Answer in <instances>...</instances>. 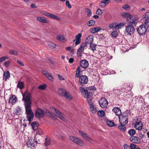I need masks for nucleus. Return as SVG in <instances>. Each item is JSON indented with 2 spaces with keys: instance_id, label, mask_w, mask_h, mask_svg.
Segmentation results:
<instances>
[{
  "instance_id": "f257e3e1",
  "label": "nucleus",
  "mask_w": 149,
  "mask_h": 149,
  "mask_svg": "<svg viewBox=\"0 0 149 149\" xmlns=\"http://www.w3.org/2000/svg\"><path fill=\"white\" fill-rule=\"evenodd\" d=\"M23 100H24V107L26 109V113L28 120L30 122L33 120L34 114L31 109V94L27 91L22 94Z\"/></svg>"
},
{
  "instance_id": "f03ea898",
  "label": "nucleus",
  "mask_w": 149,
  "mask_h": 149,
  "mask_svg": "<svg viewBox=\"0 0 149 149\" xmlns=\"http://www.w3.org/2000/svg\"><path fill=\"white\" fill-rule=\"evenodd\" d=\"M50 109V110H47L46 111V112L47 116L53 118L54 116V114L61 120L64 121H66L65 116L63 113L54 107L51 108Z\"/></svg>"
},
{
  "instance_id": "7ed1b4c3",
  "label": "nucleus",
  "mask_w": 149,
  "mask_h": 149,
  "mask_svg": "<svg viewBox=\"0 0 149 149\" xmlns=\"http://www.w3.org/2000/svg\"><path fill=\"white\" fill-rule=\"evenodd\" d=\"M58 92L60 94L68 99L71 100L72 98V97L70 94L62 88H59Z\"/></svg>"
},
{
  "instance_id": "20e7f679",
  "label": "nucleus",
  "mask_w": 149,
  "mask_h": 149,
  "mask_svg": "<svg viewBox=\"0 0 149 149\" xmlns=\"http://www.w3.org/2000/svg\"><path fill=\"white\" fill-rule=\"evenodd\" d=\"M133 24H130L125 27V32L128 35H131L135 31V28Z\"/></svg>"
},
{
  "instance_id": "39448f33",
  "label": "nucleus",
  "mask_w": 149,
  "mask_h": 149,
  "mask_svg": "<svg viewBox=\"0 0 149 149\" xmlns=\"http://www.w3.org/2000/svg\"><path fill=\"white\" fill-rule=\"evenodd\" d=\"M69 138L72 141L81 146H83L84 144V141L79 138H76L73 136H70Z\"/></svg>"
},
{
  "instance_id": "423d86ee",
  "label": "nucleus",
  "mask_w": 149,
  "mask_h": 149,
  "mask_svg": "<svg viewBox=\"0 0 149 149\" xmlns=\"http://www.w3.org/2000/svg\"><path fill=\"white\" fill-rule=\"evenodd\" d=\"M37 143V142L34 139L30 138L28 139L26 143V145L28 147L30 148L35 147V146Z\"/></svg>"
},
{
  "instance_id": "0eeeda50",
  "label": "nucleus",
  "mask_w": 149,
  "mask_h": 149,
  "mask_svg": "<svg viewBox=\"0 0 149 149\" xmlns=\"http://www.w3.org/2000/svg\"><path fill=\"white\" fill-rule=\"evenodd\" d=\"M96 88L94 86H91L86 88V95L87 97H91L94 94Z\"/></svg>"
},
{
  "instance_id": "6e6552de",
  "label": "nucleus",
  "mask_w": 149,
  "mask_h": 149,
  "mask_svg": "<svg viewBox=\"0 0 149 149\" xmlns=\"http://www.w3.org/2000/svg\"><path fill=\"white\" fill-rule=\"evenodd\" d=\"M146 30V29L144 24H142L140 25L137 29V31L138 33L140 35H144L145 33L147 32Z\"/></svg>"
},
{
  "instance_id": "1a4fd4ad",
  "label": "nucleus",
  "mask_w": 149,
  "mask_h": 149,
  "mask_svg": "<svg viewBox=\"0 0 149 149\" xmlns=\"http://www.w3.org/2000/svg\"><path fill=\"white\" fill-rule=\"evenodd\" d=\"M99 102L101 107L103 108H106L108 104L107 100L104 97L101 98Z\"/></svg>"
},
{
  "instance_id": "9d476101",
  "label": "nucleus",
  "mask_w": 149,
  "mask_h": 149,
  "mask_svg": "<svg viewBox=\"0 0 149 149\" xmlns=\"http://www.w3.org/2000/svg\"><path fill=\"white\" fill-rule=\"evenodd\" d=\"M45 113V112L43 110L38 109L36 111L35 116L37 118H41L44 116Z\"/></svg>"
},
{
  "instance_id": "9b49d317",
  "label": "nucleus",
  "mask_w": 149,
  "mask_h": 149,
  "mask_svg": "<svg viewBox=\"0 0 149 149\" xmlns=\"http://www.w3.org/2000/svg\"><path fill=\"white\" fill-rule=\"evenodd\" d=\"M88 81V78L85 75H82L79 78V83L81 85L87 83Z\"/></svg>"
},
{
  "instance_id": "f8f14e48",
  "label": "nucleus",
  "mask_w": 149,
  "mask_h": 149,
  "mask_svg": "<svg viewBox=\"0 0 149 149\" xmlns=\"http://www.w3.org/2000/svg\"><path fill=\"white\" fill-rule=\"evenodd\" d=\"M87 45V42L83 43L81 45L80 48L78 49L77 51V56H81L82 52L83 51L85 47Z\"/></svg>"
},
{
  "instance_id": "ddd939ff",
  "label": "nucleus",
  "mask_w": 149,
  "mask_h": 149,
  "mask_svg": "<svg viewBox=\"0 0 149 149\" xmlns=\"http://www.w3.org/2000/svg\"><path fill=\"white\" fill-rule=\"evenodd\" d=\"M42 14L43 15L52 19H56L59 20H60L61 19L57 16L46 12H42Z\"/></svg>"
},
{
  "instance_id": "4468645a",
  "label": "nucleus",
  "mask_w": 149,
  "mask_h": 149,
  "mask_svg": "<svg viewBox=\"0 0 149 149\" xmlns=\"http://www.w3.org/2000/svg\"><path fill=\"white\" fill-rule=\"evenodd\" d=\"M79 132L82 137L86 140L91 142H92L93 140L90 138L89 135L85 132L80 130L79 131Z\"/></svg>"
},
{
  "instance_id": "2eb2a0df",
  "label": "nucleus",
  "mask_w": 149,
  "mask_h": 149,
  "mask_svg": "<svg viewBox=\"0 0 149 149\" xmlns=\"http://www.w3.org/2000/svg\"><path fill=\"white\" fill-rule=\"evenodd\" d=\"M119 123L121 122L122 124L126 125L127 124L128 122V118L126 116L122 115V117L120 118H119Z\"/></svg>"
},
{
  "instance_id": "dca6fc26",
  "label": "nucleus",
  "mask_w": 149,
  "mask_h": 149,
  "mask_svg": "<svg viewBox=\"0 0 149 149\" xmlns=\"http://www.w3.org/2000/svg\"><path fill=\"white\" fill-rule=\"evenodd\" d=\"M130 140L132 142L134 143L139 144L141 142L140 139L139 137L135 136L130 137Z\"/></svg>"
},
{
  "instance_id": "f3484780",
  "label": "nucleus",
  "mask_w": 149,
  "mask_h": 149,
  "mask_svg": "<svg viewBox=\"0 0 149 149\" xmlns=\"http://www.w3.org/2000/svg\"><path fill=\"white\" fill-rule=\"evenodd\" d=\"M80 65L81 67L84 69H86L88 67L89 63L85 59H84L81 61Z\"/></svg>"
},
{
  "instance_id": "a211bd4d",
  "label": "nucleus",
  "mask_w": 149,
  "mask_h": 149,
  "mask_svg": "<svg viewBox=\"0 0 149 149\" xmlns=\"http://www.w3.org/2000/svg\"><path fill=\"white\" fill-rule=\"evenodd\" d=\"M132 17H129L126 18V20L127 22L130 23V24H134V25H136L137 23L135 22L136 19L134 18L132 19Z\"/></svg>"
},
{
  "instance_id": "6ab92c4d",
  "label": "nucleus",
  "mask_w": 149,
  "mask_h": 149,
  "mask_svg": "<svg viewBox=\"0 0 149 149\" xmlns=\"http://www.w3.org/2000/svg\"><path fill=\"white\" fill-rule=\"evenodd\" d=\"M110 0H102L99 3V6L102 8H104L110 3Z\"/></svg>"
},
{
  "instance_id": "aec40b11",
  "label": "nucleus",
  "mask_w": 149,
  "mask_h": 149,
  "mask_svg": "<svg viewBox=\"0 0 149 149\" xmlns=\"http://www.w3.org/2000/svg\"><path fill=\"white\" fill-rule=\"evenodd\" d=\"M37 19L38 21L42 23H48L49 21L47 19L44 17H38Z\"/></svg>"
},
{
  "instance_id": "412c9836",
  "label": "nucleus",
  "mask_w": 149,
  "mask_h": 149,
  "mask_svg": "<svg viewBox=\"0 0 149 149\" xmlns=\"http://www.w3.org/2000/svg\"><path fill=\"white\" fill-rule=\"evenodd\" d=\"M143 124L141 121L136 122L135 124L134 127L139 130H140L142 129Z\"/></svg>"
},
{
  "instance_id": "4be33fe9",
  "label": "nucleus",
  "mask_w": 149,
  "mask_h": 149,
  "mask_svg": "<svg viewBox=\"0 0 149 149\" xmlns=\"http://www.w3.org/2000/svg\"><path fill=\"white\" fill-rule=\"evenodd\" d=\"M112 111L113 112L115 113L116 115L119 116L121 114V110L118 107H113Z\"/></svg>"
},
{
  "instance_id": "5701e85b",
  "label": "nucleus",
  "mask_w": 149,
  "mask_h": 149,
  "mask_svg": "<svg viewBox=\"0 0 149 149\" xmlns=\"http://www.w3.org/2000/svg\"><path fill=\"white\" fill-rule=\"evenodd\" d=\"M17 99V98L15 95H12L10 97L9 102L12 104H13L16 102Z\"/></svg>"
},
{
  "instance_id": "b1692460",
  "label": "nucleus",
  "mask_w": 149,
  "mask_h": 149,
  "mask_svg": "<svg viewBox=\"0 0 149 149\" xmlns=\"http://www.w3.org/2000/svg\"><path fill=\"white\" fill-rule=\"evenodd\" d=\"M120 125H118V128L119 130H120L122 132H125L126 130V127L125 126L124 124H122V123L120 122Z\"/></svg>"
},
{
  "instance_id": "393cba45",
  "label": "nucleus",
  "mask_w": 149,
  "mask_h": 149,
  "mask_svg": "<svg viewBox=\"0 0 149 149\" xmlns=\"http://www.w3.org/2000/svg\"><path fill=\"white\" fill-rule=\"evenodd\" d=\"M89 106L91 111L93 113H95L97 111V110L94 104L91 105Z\"/></svg>"
},
{
  "instance_id": "a878e982",
  "label": "nucleus",
  "mask_w": 149,
  "mask_h": 149,
  "mask_svg": "<svg viewBox=\"0 0 149 149\" xmlns=\"http://www.w3.org/2000/svg\"><path fill=\"white\" fill-rule=\"evenodd\" d=\"M101 29V28L100 27L93 28L90 29V31L93 33H95L98 32Z\"/></svg>"
},
{
  "instance_id": "bb28decb",
  "label": "nucleus",
  "mask_w": 149,
  "mask_h": 149,
  "mask_svg": "<svg viewBox=\"0 0 149 149\" xmlns=\"http://www.w3.org/2000/svg\"><path fill=\"white\" fill-rule=\"evenodd\" d=\"M80 91L81 92L83 96L85 97H87L88 96L86 95V89H84L83 87H80L79 88Z\"/></svg>"
},
{
  "instance_id": "cd10ccee",
  "label": "nucleus",
  "mask_w": 149,
  "mask_h": 149,
  "mask_svg": "<svg viewBox=\"0 0 149 149\" xmlns=\"http://www.w3.org/2000/svg\"><path fill=\"white\" fill-rule=\"evenodd\" d=\"M31 126L33 130H35L38 128V124L36 122H33L31 123Z\"/></svg>"
},
{
  "instance_id": "c85d7f7f",
  "label": "nucleus",
  "mask_w": 149,
  "mask_h": 149,
  "mask_svg": "<svg viewBox=\"0 0 149 149\" xmlns=\"http://www.w3.org/2000/svg\"><path fill=\"white\" fill-rule=\"evenodd\" d=\"M93 37L92 36H88L86 38L87 42H86L90 44L92 43L93 41Z\"/></svg>"
},
{
  "instance_id": "c756f323",
  "label": "nucleus",
  "mask_w": 149,
  "mask_h": 149,
  "mask_svg": "<svg viewBox=\"0 0 149 149\" xmlns=\"http://www.w3.org/2000/svg\"><path fill=\"white\" fill-rule=\"evenodd\" d=\"M107 125L109 127L117 126V125L115 124L111 121H107L106 122Z\"/></svg>"
},
{
  "instance_id": "7c9ffc66",
  "label": "nucleus",
  "mask_w": 149,
  "mask_h": 149,
  "mask_svg": "<svg viewBox=\"0 0 149 149\" xmlns=\"http://www.w3.org/2000/svg\"><path fill=\"white\" fill-rule=\"evenodd\" d=\"M57 40L61 42H64L65 40V38L64 36L61 35H58L56 37Z\"/></svg>"
},
{
  "instance_id": "2f4dec72",
  "label": "nucleus",
  "mask_w": 149,
  "mask_h": 149,
  "mask_svg": "<svg viewBox=\"0 0 149 149\" xmlns=\"http://www.w3.org/2000/svg\"><path fill=\"white\" fill-rule=\"evenodd\" d=\"M17 87L19 88L20 89H23L24 87V84L22 82L19 81L18 82Z\"/></svg>"
},
{
  "instance_id": "473e14b6",
  "label": "nucleus",
  "mask_w": 149,
  "mask_h": 149,
  "mask_svg": "<svg viewBox=\"0 0 149 149\" xmlns=\"http://www.w3.org/2000/svg\"><path fill=\"white\" fill-rule=\"evenodd\" d=\"M125 24L123 22H121L118 24L116 23V29H121L122 26H125Z\"/></svg>"
},
{
  "instance_id": "72a5a7b5",
  "label": "nucleus",
  "mask_w": 149,
  "mask_h": 149,
  "mask_svg": "<svg viewBox=\"0 0 149 149\" xmlns=\"http://www.w3.org/2000/svg\"><path fill=\"white\" fill-rule=\"evenodd\" d=\"M96 46L97 45L96 44L91 43L90 45V47L91 49L94 52L95 50H96Z\"/></svg>"
},
{
  "instance_id": "f704fd0d",
  "label": "nucleus",
  "mask_w": 149,
  "mask_h": 149,
  "mask_svg": "<svg viewBox=\"0 0 149 149\" xmlns=\"http://www.w3.org/2000/svg\"><path fill=\"white\" fill-rule=\"evenodd\" d=\"M143 24L146 29L147 32H149V21H146Z\"/></svg>"
},
{
  "instance_id": "c9c22d12",
  "label": "nucleus",
  "mask_w": 149,
  "mask_h": 149,
  "mask_svg": "<svg viewBox=\"0 0 149 149\" xmlns=\"http://www.w3.org/2000/svg\"><path fill=\"white\" fill-rule=\"evenodd\" d=\"M47 87L46 84H43L40 85L38 87V88L40 90H44Z\"/></svg>"
},
{
  "instance_id": "e433bc0d",
  "label": "nucleus",
  "mask_w": 149,
  "mask_h": 149,
  "mask_svg": "<svg viewBox=\"0 0 149 149\" xmlns=\"http://www.w3.org/2000/svg\"><path fill=\"white\" fill-rule=\"evenodd\" d=\"M95 21L94 20H90L87 23V24L89 26H91L95 24Z\"/></svg>"
},
{
  "instance_id": "4c0bfd02",
  "label": "nucleus",
  "mask_w": 149,
  "mask_h": 149,
  "mask_svg": "<svg viewBox=\"0 0 149 149\" xmlns=\"http://www.w3.org/2000/svg\"><path fill=\"white\" fill-rule=\"evenodd\" d=\"M97 114L100 117H103L105 115V112L104 111L100 110L98 111Z\"/></svg>"
},
{
  "instance_id": "58836bf2",
  "label": "nucleus",
  "mask_w": 149,
  "mask_h": 149,
  "mask_svg": "<svg viewBox=\"0 0 149 149\" xmlns=\"http://www.w3.org/2000/svg\"><path fill=\"white\" fill-rule=\"evenodd\" d=\"M123 17L127 18L129 17H132V15L127 12L124 13L122 15Z\"/></svg>"
},
{
  "instance_id": "ea45409f",
  "label": "nucleus",
  "mask_w": 149,
  "mask_h": 149,
  "mask_svg": "<svg viewBox=\"0 0 149 149\" xmlns=\"http://www.w3.org/2000/svg\"><path fill=\"white\" fill-rule=\"evenodd\" d=\"M123 17L127 18L129 17H132V15L127 12L124 13L122 15Z\"/></svg>"
},
{
  "instance_id": "a19ab883",
  "label": "nucleus",
  "mask_w": 149,
  "mask_h": 149,
  "mask_svg": "<svg viewBox=\"0 0 149 149\" xmlns=\"http://www.w3.org/2000/svg\"><path fill=\"white\" fill-rule=\"evenodd\" d=\"M128 133L130 135L133 136L135 134L136 131L134 129H131L128 131Z\"/></svg>"
},
{
  "instance_id": "79ce46f5",
  "label": "nucleus",
  "mask_w": 149,
  "mask_h": 149,
  "mask_svg": "<svg viewBox=\"0 0 149 149\" xmlns=\"http://www.w3.org/2000/svg\"><path fill=\"white\" fill-rule=\"evenodd\" d=\"M86 98H87V102L89 106L93 104L92 101L91 97H88Z\"/></svg>"
},
{
  "instance_id": "37998d69",
  "label": "nucleus",
  "mask_w": 149,
  "mask_h": 149,
  "mask_svg": "<svg viewBox=\"0 0 149 149\" xmlns=\"http://www.w3.org/2000/svg\"><path fill=\"white\" fill-rule=\"evenodd\" d=\"M45 77L47 78L48 79L53 81L54 80V77L52 76V75H45Z\"/></svg>"
},
{
  "instance_id": "c03bdc74",
  "label": "nucleus",
  "mask_w": 149,
  "mask_h": 149,
  "mask_svg": "<svg viewBox=\"0 0 149 149\" xmlns=\"http://www.w3.org/2000/svg\"><path fill=\"white\" fill-rule=\"evenodd\" d=\"M48 45L49 48L51 49H54L56 47V45L53 43H49Z\"/></svg>"
},
{
  "instance_id": "a18cd8bd",
  "label": "nucleus",
  "mask_w": 149,
  "mask_h": 149,
  "mask_svg": "<svg viewBox=\"0 0 149 149\" xmlns=\"http://www.w3.org/2000/svg\"><path fill=\"white\" fill-rule=\"evenodd\" d=\"M9 53L11 55H16L18 54V52L15 50H11L9 52Z\"/></svg>"
},
{
  "instance_id": "49530a36",
  "label": "nucleus",
  "mask_w": 149,
  "mask_h": 149,
  "mask_svg": "<svg viewBox=\"0 0 149 149\" xmlns=\"http://www.w3.org/2000/svg\"><path fill=\"white\" fill-rule=\"evenodd\" d=\"M65 49L67 51H70L71 53H73L74 50V49L72 48V47L71 46L66 47Z\"/></svg>"
},
{
  "instance_id": "de8ad7c7",
  "label": "nucleus",
  "mask_w": 149,
  "mask_h": 149,
  "mask_svg": "<svg viewBox=\"0 0 149 149\" xmlns=\"http://www.w3.org/2000/svg\"><path fill=\"white\" fill-rule=\"evenodd\" d=\"M116 23H112L109 25V27L110 29H112L113 28H114L115 29H116Z\"/></svg>"
},
{
  "instance_id": "09e8293b",
  "label": "nucleus",
  "mask_w": 149,
  "mask_h": 149,
  "mask_svg": "<svg viewBox=\"0 0 149 149\" xmlns=\"http://www.w3.org/2000/svg\"><path fill=\"white\" fill-rule=\"evenodd\" d=\"M111 35L113 37H116L118 36V34L117 31H114L111 33Z\"/></svg>"
},
{
  "instance_id": "8fccbe9b",
  "label": "nucleus",
  "mask_w": 149,
  "mask_h": 149,
  "mask_svg": "<svg viewBox=\"0 0 149 149\" xmlns=\"http://www.w3.org/2000/svg\"><path fill=\"white\" fill-rule=\"evenodd\" d=\"M81 34L79 33L75 36V40H81Z\"/></svg>"
},
{
  "instance_id": "3c124183",
  "label": "nucleus",
  "mask_w": 149,
  "mask_h": 149,
  "mask_svg": "<svg viewBox=\"0 0 149 149\" xmlns=\"http://www.w3.org/2000/svg\"><path fill=\"white\" fill-rule=\"evenodd\" d=\"M45 144L46 146H48L50 144V141L49 139L46 138Z\"/></svg>"
},
{
  "instance_id": "603ef678",
  "label": "nucleus",
  "mask_w": 149,
  "mask_h": 149,
  "mask_svg": "<svg viewBox=\"0 0 149 149\" xmlns=\"http://www.w3.org/2000/svg\"><path fill=\"white\" fill-rule=\"evenodd\" d=\"M9 57L8 56H5L0 58V63L2 62L5 60L8 59Z\"/></svg>"
},
{
  "instance_id": "864d4df0",
  "label": "nucleus",
  "mask_w": 149,
  "mask_h": 149,
  "mask_svg": "<svg viewBox=\"0 0 149 149\" xmlns=\"http://www.w3.org/2000/svg\"><path fill=\"white\" fill-rule=\"evenodd\" d=\"M81 68L80 67H78L76 70V72L75 74H79L80 72L81 71Z\"/></svg>"
},
{
  "instance_id": "5fc2aeb1",
  "label": "nucleus",
  "mask_w": 149,
  "mask_h": 149,
  "mask_svg": "<svg viewBox=\"0 0 149 149\" xmlns=\"http://www.w3.org/2000/svg\"><path fill=\"white\" fill-rule=\"evenodd\" d=\"M144 18L146 20L149 19V12H146L145 13Z\"/></svg>"
},
{
  "instance_id": "6e6d98bb",
  "label": "nucleus",
  "mask_w": 149,
  "mask_h": 149,
  "mask_svg": "<svg viewBox=\"0 0 149 149\" xmlns=\"http://www.w3.org/2000/svg\"><path fill=\"white\" fill-rule=\"evenodd\" d=\"M130 147L131 149H136V145L133 143H131Z\"/></svg>"
},
{
  "instance_id": "4d7b16f0",
  "label": "nucleus",
  "mask_w": 149,
  "mask_h": 149,
  "mask_svg": "<svg viewBox=\"0 0 149 149\" xmlns=\"http://www.w3.org/2000/svg\"><path fill=\"white\" fill-rule=\"evenodd\" d=\"M102 13V10L98 8L96 14L98 15H101Z\"/></svg>"
},
{
  "instance_id": "13d9d810",
  "label": "nucleus",
  "mask_w": 149,
  "mask_h": 149,
  "mask_svg": "<svg viewBox=\"0 0 149 149\" xmlns=\"http://www.w3.org/2000/svg\"><path fill=\"white\" fill-rule=\"evenodd\" d=\"M15 112L17 115H20L22 113L21 109H20L19 108L18 109L16 110Z\"/></svg>"
},
{
  "instance_id": "bf43d9fd",
  "label": "nucleus",
  "mask_w": 149,
  "mask_h": 149,
  "mask_svg": "<svg viewBox=\"0 0 149 149\" xmlns=\"http://www.w3.org/2000/svg\"><path fill=\"white\" fill-rule=\"evenodd\" d=\"M81 40H74L73 41L74 42L75 40H76V42L75 44V46H76L77 45L79 44L81 42Z\"/></svg>"
},
{
  "instance_id": "052dcab7",
  "label": "nucleus",
  "mask_w": 149,
  "mask_h": 149,
  "mask_svg": "<svg viewBox=\"0 0 149 149\" xmlns=\"http://www.w3.org/2000/svg\"><path fill=\"white\" fill-rule=\"evenodd\" d=\"M122 8L126 10H129L130 9V7L126 5L124 6Z\"/></svg>"
},
{
  "instance_id": "680f3d73",
  "label": "nucleus",
  "mask_w": 149,
  "mask_h": 149,
  "mask_svg": "<svg viewBox=\"0 0 149 149\" xmlns=\"http://www.w3.org/2000/svg\"><path fill=\"white\" fill-rule=\"evenodd\" d=\"M10 63V61H6L5 62L4 64H5V66L6 67H8L9 66Z\"/></svg>"
},
{
  "instance_id": "e2e57ef3",
  "label": "nucleus",
  "mask_w": 149,
  "mask_h": 149,
  "mask_svg": "<svg viewBox=\"0 0 149 149\" xmlns=\"http://www.w3.org/2000/svg\"><path fill=\"white\" fill-rule=\"evenodd\" d=\"M10 75H3V78L6 81L10 77Z\"/></svg>"
},
{
  "instance_id": "0e129e2a",
  "label": "nucleus",
  "mask_w": 149,
  "mask_h": 149,
  "mask_svg": "<svg viewBox=\"0 0 149 149\" xmlns=\"http://www.w3.org/2000/svg\"><path fill=\"white\" fill-rule=\"evenodd\" d=\"M66 6L69 8H71L72 7L71 5L69 3V1H66Z\"/></svg>"
},
{
  "instance_id": "69168bd1",
  "label": "nucleus",
  "mask_w": 149,
  "mask_h": 149,
  "mask_svg": "<svg viewBox=\"0 0 149 149\" xmlns=\"http://www.w3.org/2000/svg\"><path fill=\"white\" fill-rule=\"evenodd\" d=\"M123 147L124 149H130V147H129V145L126 144H124Z\"/></svg>"
},
{
  "instance_id": "338daca9",
  "label": "nucleus",
  "mask_w": 149,
  "mask_h": 149,
  "mask_svg": "<svg viewBox=\"0 0 149 149\" xmlns=\"http://www.w3.org/2000/svg\"><path fill=\"white\" fill-rule=\"evenodd\" d=\"M86 10H87V12L88 13L87 14L89 16H90L91 14V10L88 8H87Z\"/></svg>"
},
{
  "instance_id": "774afa93",
  "label": "nucleus",
  "mask_w": 149,
  "mask_h": 149,
  "mask_svg": "<svg viewBox=\"0 0 149 149\" xmlns=\"http://www.w3.org/2000/svg\"><path fill=\"white\" fill-rule=\"evenodd\" d=\"M59 79L61 80H64V78L63 77L62 75H58Z\"/></svg>"
}]
</instances>
